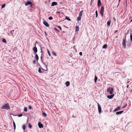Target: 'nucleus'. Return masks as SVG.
I'll use <instances>...</instances> for the list:
<instances>
[{"label": "nucleus", "mask_w": 132, "mask_h": 132, "mask_svg": "<svg viewBox=\"0 0 132 132\" xmlns=\"http://www.w3.org/2000/svg\"><path fill=\"white\" fill-rule=\"evenodd\" d=\"M13 126H14V130H15V128H16V125H15V123L14 121H13Z\"/></svg>", "instance_id": "bb28decb"}, {"label": "nucleus", "mask_w": 132, "mask_h": 132, "mask_svg": "<svg viewBox=\"0 0 132 132\" xmlns=\"http://www.w3.org/2000/svg\"><path fill=\"white\" fill-rule=\"evenodd\" d=\"M126 36L125 37V39H123V40L122 43V45L123 46V47L125 48L126 47Z\"/></svg>", "instance_id": "20e7f679"}, {"label": "nucleus", "mask_w": 132, "mask_h": 132, "mask_svg": "<svg viewBox=\"0 0 132 132\" xmlns=\"http://www.w3.org/2000/svg\"><path fill=\"white\" fill-rule=\"evenodd\" d=\"M28 127L30 129L32 127V125L30 123L28 125Z\"/></svg>", "instance_id": "7c9ffc66"}, {"label": "nucleus", "mask_w": 132, "mask_h": 132, "mask_svg": "<svg viewBox=\"0 0 132 132\" xmlns=\"http://www.w3.org/2000/svg\"><path fill=\"white\" fill-rule=\"evenodd\" d=\"M127 105V104H126V105L122 107V109H124V108H125L126 107V106Z\"/></svg>", "instance_id": "c03bdc74"}, {"label": "nucleus", "mask_w": 132, "mask_h": 132, "mask_svg": "<svg viewBox=\"0 0 132 132\" xmlns=\"http://www.w3.org/2000/svg\"><path fill=\"white\" fill-rule=\"evenodd\" d=\"M54 29L56 31H58V32H59V30L57 29H56V28H54Z\"/></svg>", "instance_id": "58836bf2"}, {"label": "nucleus", "mask_w": 132, "mask_h": 132, "mask_svg": "<svg viewBox=\"0 0 132 132\" xmlns=\"http://www.w3.org/2000/svg\"><path fill=\"white\" fill-rule=\"evenodd\" d=\"M37 43V41H36L35 43V45L36 46V43Z\"/></svg>", "instance_id": "0e129e2a"}, {"label": "nucleus", "mask_w": 132, "mask_h": 132, "mask_svg": "<svg viewBox=\"0 0 132 132\" xmlns=\"http://www.w3.org/2000/svg\"><path fill=\"white\" fill-rule=\"evenodd\" d=\"M47 0L48 1H50V0Z\"/></svg>", "instance_id": "338daca9"}, {"label": "nucleus", "mask_w": 132, "mask_h": 132, "mask_svg": "<svg viewBox=\"0 0 132 132\" xmlns=\"http://www.w3.org/2000/svg\"><path fill=\"white\" fill-rule=\"evenodd\" d=\"M128 86H129V85H127V88H128Z\"/></svg>", "instance_id": "bf43d9fd"}, {"label": "nucleus", "mask_w": 132, "mask_h": 132, "mask_svg": "<svg viewBox=\"0 0 132 132\" xmlns=\"http://www.w3.org/2000/svg\"><path fill=\"white\" fill-rule=\"evenodd\" d=\"M57 26L60 29V30H62V28L60 26Z\"/></svg>", "instance_id": "a18cd8bd"}, {"label": "nucleus", "mask_w": 132, "mask_h": 132, "mask_svg": "<svg viewBox=\"0 0 132 132\" xmlns=\"http://www.w3.org/2000/svg\"><path fill=\"white\" fill-rule=\"evenodd\" d=\"M44 32H45V34L46 36H47V33H46V32L45 31Z\"/></svg>", "instance_id": "864d4df0"}, {"label": "nucleus", "mask_w": 132, "mask_h": 132, "mask_svg": "<svg viewBox=\"0 0 132 132\" xmlns=\"http://www.w3.org/2000/svg\"><path fill=\"white\" fill-rule=\"evenodd\" d=\"M33 50L34 52V54H36L37 53V49L36 46L33 48Z\"/></svg>", "instance_id": "0eeeda50"}, {"label": "nucleus", "mask_w": 132, "mask_h": 132, "mask_svg": "<svg viewBox=\"0 0 132 132\" xmlns=\"http://www.w3.org/2000/svg\"><path fill=\"white\" fill-rule=\"evenodd\" d=\"M43 57H42V56H40V59L41 61L43 63L44 65H45V66L46 67H46H47V66L46 64H45V63H44V62H43Z\"/></svg>", "instance_id": "9d476101"}, {"label": "nucleus", "mask_w": 132, "mask_h": 132, "mask_svg": "<svg viewBox=\"0 0 132 132\" xmlns=\"http://www.w3.org/2000/svg\"><path fill=\"white\" fill-rule=\"evenodd\" d=\"M72 117H74V118H75V117H76V116L75 117V116H74V115H72Z\"/></svg>", "instance_id": "6e6d98bb"}, {"label": "nucleus", "mask_w": 132, "mask_h": 132, "mask_svg": "<svg viewBox=\"0 0 132 132\" xmlns=\"http://www.w3.org/2000/svg\"><path fill=\"white\" fill-rule=\"evenodd\" d=\"M118 32V30H116L115 31V33Z\"/></svg>", "instance_id": "13d9d810"}, {"label": "nucleus", "mask_w": 132, "mask_h": 132, "mask_svg": "<svg viewBox=\"0 0 132 132\" xmlns=\"http://www.w3.org/2000/svg\"><path fill=\"white\" fill-rule=\"evenodd\" d=\"M94 1V0H91V2H93Z\"/></svg>", "instance_id": "e2e57ef3"}, {"label": "nucleus", "mask_w": 132, "mask_h": 132, "mask_svg": "<svg viewBox=\"0 0 132 132\" xmlns=\"http://www.w3.org/2000/svg\"><path fill=\"white\" fill-rule=\"evenodd\" d=\"M107 47V45L106 44H104L102 48H106Z\"/></svg>", "instance_id": "5701e85b"}, {"label": "nucleus", "mask_w": 132, "mask_h": 132, "mask_svg": "<svg viewBox=\"0 0 132 132\" xmlns=\"http://www.w3.org/2000/svg\"><path fill=\"white\" fill-rule=\"evenodd\" d=\"M113 19L114 20V21H116V19L114 17H113Z\"/></svg>", "instance_id": "603ef678"}, {"label": "nucleus", "mask_w": 132, "mask_h": 132, "mask_svg": "<svg viewBox=\"0 0 132 132\" xmlns=\"http://www.w3.org/2000/svg\"><path fill=\"white\" fill-rule=\"evenodd\" d=\"M52 54L53 55H54L55 56H56V53H55V52L53 51L52 52Z\"/></svg>", "instance_id": "72a5a7b5"}, {"label": "nucleus", "mask_w": 132, "mask_h": 132, "mask_svg": "<svg viewBox=\"0 0 132 132\" xmlns=\"http://www.w3.org/2000/svg\"><path fill=\"white\" fill-rule=\"evenodd\" d=\"M83 12V10L81 11L80 12V13H79V16H81H81L82 15V14Z\"/></svg>", "instance_id": "412c9836"}, {"label": "nucleus", "mask_w": 132, "mask_h": 132, "mask_svg": "<svg viewBox=\"0 0 132 132\" xmlns=\"http://www.w3.org/2000/svg\"><path fill=\"white\" fill-rule=\"evenodd\" d=\"M97 4L98 7H99L101 6V3L100 0H98Z\"/></svg>", "instance_id": "9b49d317"}, {"label": "nucleus", "mask_w": 132, "mask_h": 132, "mask_svg": "<svg viewBox=\"0 0 132 132\" xmlns=\"http://www.w3.org/2000/svg\"><path fill=\"white\" fill-rule=\"evenodd\" d=\"M7 34H8V35H9V33H8Z\"/></svg>", "instance_id": "774afa93"}, {"label": "nucleus", "mask_w": 132, "mask_h": 132, "mask_svg": "<svg viewBox=\"0 0 132 132\" xmlns=\"http://www.w3.org/2000/svg\"><path fill=\"white\" fill-rule=\"evenodd\" d=\"M70 85V82L69 81H67L65 83V85L66 87H68Z\"/></svg>", "instance_id": "dca6fc26"}, {"label": "nucleus", "mask_w": 132, "mask_h": 132, "mask_svg": "<svg viewBox=\"0 0 132 132\" xmlns=\"http://www.w3.org/2000/svg\"><path fill=\"white\" fill-rule=\"evenodd\" d=\"M120 106H119L115 109L113 111V112H115L116 111H118L120 110Z\"/></svg>", "instance_id": "ddd939ff"}, {"label": "nucleus", "mask_w": 132, "mask_h": 132, "mask_svg": "<svg viewBox=\"0 0 132 132\" xmlns=\"http://www.w3.org/2000/svg\"><path fill=\"white\" fill-rule=\"evenodd\" d=\"M43 24H44L46 27H48L49 26V25L48 23L46 21H44L43 22Z\"/></svg>", "instance_id": "423d86ee"}, {"label": "nucleus", "mask_w": 132, "mask_h": 132, "mask_svg": "<svg viewBox=\"0 0 132 132\" xmlns=\"http://www.w3.org/2000/svg\"><path fill=\"white\" fill-rule=\"evenodd\" d=\"M23 115L22 114H20L18 115V116L19 117H20L22 116Z\"/></svg>", "instance_id": "e433bc0d"}, {"label": "nucleus", "mask_w": 132, "mask_h": 132, "mask_svg": "<svg viewBox=\"0 0 132 132\" xmlns=\"http://www.w3.org/2000/svg\"><path fill=\"white\" fill-rule=\"evenodd\" d=\"M35 59L37 61L38 60L39 57L37 54H36L35 55Z\"/></svg>", "instance_id": "a211bd4d"}, {"label": "nucleus", "mask_w": 132, "mask_h": 132, "mask_svg": "<svg viewBox=\"0 0 132 132\" xmlns=\"http://www.w3.org/2000/svg\"><path fill=\"white\" fill-rule=\"evenodd\" d=\"M44 55V54H43V53H41V56H42V57H43Z\"/></svg>", "instance_id": "3c124183"}, {"label": "nucleus", "mask_w": 132, "mask_h": 132, "mask_svg": "<svg viewBox=\"0 0 132 132\" xmlns=\"http://www.w3.org/2000/svg\"><path fill=\"white\" fill-rule=\"evenodd\" d=\"M131 19V16H130L129 18V19Z\"/></svg>", "instance_id": "5fc2aeb1"}, {"label": "nucleus", "mask_w": 132, "mask_h": 132, "mask_svg": "<svg viewBox=\"0 0 132 132\" xmlns=\"http://www.w3.org/2000/svg\"><path fill=\"white\" fill-rule=\"evenodd\" d=\"M48 54L50 56H51V54H50V52L49 51H48Z\"/></svg>", "instance_id": "de8ad7c7"}, {"label": "nucleus", "mask_w": 132, "mask_h": 132, "mask_svg": "<svg viewBox=\"0 0 132 132\" xmlns=\"http://www.w3.org/2000/svg\"><path fill=\"white\" fill-rule=\"evenodd\" d=\"M38 71L39 73H43L41 71V69L40 68H39Z\"/></svg>", "instance_id": "c756f323"}, {"label": "nucleus", "mask_w": 132, "mask_h": 132, "mask_svg": "<svg viewBox=\"0 0 132 132\" xmlns=\"http://www.w3.org/2000/svg\"><path fill=\"white\" fill-rule=\"evenodd\" d=\"M123 112V111H119L117 112L116 113V114L117 115H119L122 113Z\"/></svg>", "instance_id": "4468645a"}, {"label": "nucleus", "mask_w": 132, "mask_h": 132, "mask_svg": "<svg viewBox=\"0 0 132 132\" xmlns=\"http://www.w3.org/2000/svg\"><path fill=\"white\" fill-rule=\"evenodd\" d=\"M114 94H111V95H108L107 96V97L109 99L112 98L114 96Z\"/></svg>", "instance_id": "1a4fd4ad"}, {"label": "nucleus", "mask_w": 132, "mask_h": 132, "mask_svg": "<svg viewBox=\"0 0 132 132\" xmlns=\"http://www.w3.org/2000/svg\"><path fill=\"white\" fill-rule=\"evenodd\" d=\"M121 0H119V2H118V5L117 6V7L119 5V4L120 3V1Z\"/></svg>", "instance_id": "8fccbe9b"}, {"label": "nucleus", "mask_w": 132, "mask_h": 132, "mask_svg": "<svg viewBox=\"0 0 132 132\" xmlns=\"http://www.w3.org/2000/svg\"><path fill=\"white\" fill-rule=\"evenodd\" d=\"M75 38V36H74L73 37V40L74 41L75 40H74V38Z\"/></svg>", "instance_id": "680f3d73"}, {"label": "nucleus", "mask_w": 132, "mask_h": 132, "mask_svg": "<svg viewBox=\"0 0 132 132\" xmlns=\"http://www.w3.org/2000/svg\"><path fill=\"white\" fill-rule=\"evenodd\" d=\"M53 19V18L51 16L49 17L48 18V19L50 20H52Z\"/></svg>", "instance_id": "c9c22d12"}, {"label": "nucleus", "mask_w": 132, "mask_h": 132, "mask_svg": "<svg viewBox=\"0 0 132 132\" xmlns=\"http://www.w3.org/2000/svg\"><path fill=\"white\" fill-rule=\"evenodd\" d=\"M5 4H4L2 5V9H3L5 7Z\"/></svg>", "instance_id": "f704fd0d"}, {"label": "nucleus", "mask_w": 132, "mask_h": 132, "mask_svg": "<svg viewBox=\"0 0 132 132\" xmlns=\"http://www.w3.org/2000/svg\"><path fill=\"white\" fill-rule=\"evenodd\" d=\"M95 13L96 15V18H97L98 17V12L97 11H96Z\"/></svg>", "instance_id": "2f4dec72"}, {"label": "nucleus", "mask_w": 132, "mask_h": 132, "mask_svg": "<svg viewBox=\"0 0 132 132\" xmlns=\"http://www.w3.org/2000/svg\"><path fill=\"white\" fill-rule=\"evenodd\" d=\"M10 107L8 103H6L2 106L1 109H2L9 110Z\"/></svg>", "instance_id": "f257e3e1"}, {"label": "nucleus", "mask_w": 132, "mask_h": 132, "mask_svg": "<svg viewBox=\"0 0 132 132\" xmlns=\"http://www.w3.org/2000/svg\"><path fill=\"white\" fill-rule=\"evenodd\" d=\"M79 55L80 56H82V53L81 52H80L79 53Z\"/></svg>", "instance_id": "37998d69"}, {"label": "nucleus", "mask_w": 132, "mask_h": 132, "mask_svg": "<svg viewBox=\"0 0 132 132\" xmlns=\"http://www.w3.org/2000/svg\"><path fill=\"white\" fill-rule=\"evenodd\" d=\"M47 51L48 52V51H49V50L48 49H47Z\"/></svg>", "instance_id": "69168bd1"}, {"label": "nucleus", "mask_w": 132, "mask_h": 132, "mask_svg": "<svg viewBox=\"0 0 132 132\" xmlns=\"http://www.w3.org/2000/svg\"><path fill=\"white\" fill-rule=\"evenodd\" d=\"M57 3L55 2H53L51 4V6H54L57 5Z\"/></svg>", "instance_id": "f8f14e48"}, {"label": "nucleus", "mask_w": 132, "mask_h": 132, "mask_svg": "<svg viewBox=\"0 0 132 132\" xmlns=\"http://www.w3.org/2000/svg\"><path fill=\"white\" fill-rule=\"evenodd\" d=\"M42 114L45 117L47 116V114L46 113L43 111H42Z\"/></svg>", "instance_id": "6ab92c4d"}, {"label": "nucleus", "mask_w": 132, "mask_h": 132, "mask_svg": "<svg viewBox=\"0 0 132 132\" xmlns=\"http://www.w3.org/2000/svg\"><path fill=\"white\" fill-rule=\"evenodd\" d=\"M81 17L79 16L77 17V21H79L81 20Z\"/></svg>", "instance_id": "b1692460"}, {"label": "nucleus", "mask_w": 132, "mask_h": 132, "mask_svg": "<svg viewBox=\"0 0 132 132\" xmlns=\"http://www.w3.org/2000/svg\"><path fill=\"white\" fill-rule=\"evenodd\" d=\"M38 125L39 128H42L43 127V125L40 122H39L38 123Z\"/></svg>", "instance_id": "6e6552de"}, {"label": "nucleus", "mask_w": 132, "mask_h": 132, "mask_svg": "<svg viewBox=\"0 0 132 132\" xmlns=\"http://www.w3.org/2000/svg\"><path fill=\"white\" fill-rule=\"evenodd\" d=\"M113 88L112 87H109L108 88L107 90V92H109L110 94H112L113 93Z\"/></svg>", "instance_id": "f03ea898"}, {"label": "nucleus", "mask_w": 132, "mask_h": 132, "mask_svg": "<svg viewBox=\"0 0 132 132\" xmlns=\"http://www.w3.org/2000/svg\"><path fill=\"white\" fill-rule=\"evenodd\" d=\"M29 109L31 110V108H32V106L30 105H29Z\"/></svg>", "instance_id": "ea45409f"}, {"label": "nucleus", "mask_w": 132, "mask_h": 132, "mask_svg": "<svg viewBox=\"0 0 132 132\" xmlns=\"http://www.w3.org/2000/svg\"><path fill=\"white\" fill-rule=\"evenodd\" d=\"M65 19L68 20V21H71L70 19L68 16H66L65 17Z\"/></svg>", "instance_id": "393cba45"}, {"label": "nucleus", "mask_w": 132, "mask_h": 132, "mask_svg": "<svg viewBox=\"0 0 132 132\" xmlns=\"http://www.w3.org/2000/svg\"><path fill=\"white\" fill-rule=\"evenodd\" d=\"M40 50H41L40 53H43V52L42 50V48L41 46H40Z\"/></svg>", "instance_id": "49530a36"}, {"label": "nucleus", "mask_w": 132, "mask_h": 132, "mask_svg": "<svg viewBox=\"0 0 132 132\" xmlns=\"http://www.w3.org/2000/svg\"><path fill=\"white\" fill-rule=\"evenodd\" d=\"M132 21V19L129 22V23H130V22H131Z\"/></svg>", "instance_id": "052dcab7"}, {"label": "nucleus", "mask_w": 132, "mask_h": 132, "mask_svg": "<svg viewBox=\"0 0 132 132\" xmlns=\"http://www.w3.org/2000/svg\"><path fill=\"white\" fill-rule=\"evenodd\" d=\"M111 20H109V21H108L107 22V26H109L111 24Z\"/></svg>", "instance_id": "aec40b11"}, {"label": "nucleus", "mask_w": 132, "mask_h": 132, "mask_svg": "<svg viewBox=\"0 0 132 132\" xmlns=\"http://www.w3.org/2000/svg\"><path fill=\"white\" fill-rule=\"evenodd\" d=\"M104 11V7L103 6H102L100 10V14H101L102 17L103 16Z\"/></svg>", "instance_id": "7ed1b4c3"}, {"label": "nucleus", "mask_w": 132, "mask_h": 132, "mask_svg": "<svg viewBox=\"0 0 132 132\" xmlns=\"http://www.w3.org/2000/svg\"><path fill=\"white\" fill-rule=\"evenodd\" d=\"M130 40L131 41H132V35L131 34V31L130 32Z\"/></svg>", "instance_id": "c85d7f7f"}, {"label": "nucleus", "mask_w": 132, "mask_h": 132, "mask_svg": "<svg viewBox=\"0 0 132 132\" xmlns=\"http://www.w3.org/2000/svg\"><path fill=\"white\" fill-rule=\"evenodd\" d=\"M33 63L34 64H35L36 63V61L35 60H34L33 61Z\"/></svg>", "instance_id": "79ce46f5"}, {"label": "nucleus", "mask_w": 132, "mask_h": 132, "mask_svg": "<svg viewBox=\"0 0 132 132\" xmlns=\"http://www.w3.org/2000/svg\"><path fill=\"white\" fill-rule=\"evenodd\" d=\"M30 7H32L33 5H32V3H31V4H30Z\"/></svg>", "instance_id": "09e8293b"}, {"label": "nucleus", "mask_w": 132, "mask_h": 132, "mask_svg": "<svg viewBox=\"0 0 132 132\" xmlns=\"http://www.w3.org/2000/svg\"><path fill=\"white\" fill-rule=\"evenodd\" d=\"M22 128L24 130L26 129V126L25 125H23L22 126Z\"/></svg>", "instance_id": "a878e982"}, {"label": "nucleus", "mask_w": 132, "mask_h": 132, "mask_svg": "<svg viewBox=\"0 0 132 132\" xmlns=\"http://www.w3.org/2000/svg\"><path fill=\"white\" fill-rule=\"evenodd\" d=\"M2 41L4 43H6L7 42L6 40L5 39H4V38L2 40Z\"/></svg>", "instance_id": "cd10ccee"}, {"label": "nucleus", "mask_w": 132, "mask_h": 132, "mask_svg": "<svg viewBox=\"0 0 132 132\" xmlns=\"http://www.w3.org/2000/svg\"><path fill=\"white\" fill-rule=\"evenodd\" d=\"M79 27L76 26H75V30L76 31H78L79 30Z\"/></svg>", "instance_id": "f3484780"}, {"label": "nucleus", "mask_w": 132, "mask_h": 132, "mask_svg": "<svg viewBox=\"0 0 132 132\" xmlns=\"http://www.w3.org/2000/svg\"><path fill=\"white\" fill-rule=\"evenodd\" d=\"M97 77L96 76V75H95V78H94V81L95 82H97Z\"/></svg>", "instance_id": "4be33fe9"}, {"label": "nucleus", "mask_w": 132, "mask_h": 132, "mask_svg": "<svg viewBox=\"0 0 132 132\" xmlns=\"http://www.w3.org/2000/svg\"><path fill=\"white\" fill-rule=\"evenodd\" d=\"M97 104L98 112L100 114L101 112V108L100 105L98 103H97Z\"/></svg>", "instance_id": "39448f33"}, {"label": "nucleus", "mask_w": 132, "mask_h": 132, "mask_svg": "<svg viewBox=\"0 0 132 132\" xmlns=\"http://www.w3.org/2000/svg\"><path fill=\"white\" fill-rule=\"evenodd\" d=\"M130 92L132 93V89L130 91Z\"/></svg>", "instance_id": "4d7b16f0"}, {"label": "nucleus", "mask_w": 132, "mask_h": 132, "mask_svg": "<svg viewBox=\"0 0 132 132\" xmlns=\"http://www.w3.org/2000/svg\"><path fill=\"white\" fill-rule=\"evenodd\" d=\"M14 31V30H12L11 31V33L12 34V35H13V33Z\"/></svg>", "instance_id": "4c0bfd02"}, {"label": "nucleus", "mask_w": 132, "mask_h": 132, "mask_svg": "<svg viewBox=\"0 0 132 132\" xmlns=\"http://www.w3.org/2000/svg\"><path fill=\"white\" fill-rule=\"evenodd\" d=\"M131 46V44L129 43L127 45V46L128 47H129Z\"/></svg>", "instance_id": "a19ab883"}, {"label": "nucleus", "mask_w": 132, "mask_h": 132, "mask_svg": "<svg viewBox=\"0 0 132 132\" xmlns=\"http://www.w3.org/2000/svg\"><path fill=\"white\" fill-rule=\"evenodd\" d=\"M31 3L29 1H28L26 2V3L25 4V5L26 6H27L29 5H30L31 4Z\"/></svg>", "instance_id": "2eb2a0df"}, {"label": "nucleus", "mask_w": 132, "mask_h": 132, "mask_svg": "<svg viewBox=\"0 0 132 132\" xmlns=\"http://www.w3.org/2000/svg\"><path fill=\"white\" fill-rule=\"evenodd\" d=\"M24 111L25 112L27 111V107H24Z\"/></svg>", "instance_id": "473e14b6"}]
</instances>
